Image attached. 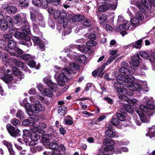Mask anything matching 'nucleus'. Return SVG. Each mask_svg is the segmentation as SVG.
<instances>
[{"instance_id":"f257e3e1","label":"nucleus","mask_w":155,"mask_h":155,"mask_svg":"<svg viewBox=\"0 0 155 155\" xmlns=\"http://www.w3.org/2000/svg\"><path fill=\"white\" fill-rule=\"evenodd\" d=\"M147 107L144 105H140L139 107H137L135 110L139 115L140 120L141 122L147 123L149 122V117L151 113L150 110H153L155 108V106L153 104H150L148 103Z\"/></svg>"},{"instance_id":"f03ea898","label":"nucleus","mask_w":155,"mask_h":155,"mask_svg":"<svg viewBox=\"0 0 155 155\" xmlns=\"http://www.w3.org/2000/svg\"><path fill=\"white\" fill-rule=\"evenodd\" d=\"M44 83L50 88L51 89L48 88H45L43 87L41 84H39L38 86V88L41 93L43 95L51 97L53 95L52 91V90L53 91H56L58 89L57 84L53 82L49 77H46L43 79Z\"/></svg>"},{"instance_id":"7ed1b4c3","label":"nucleus","mask_w":155,"mask_h":155,"mask_svg":"<svg viewBox=\"0 0 155 155\" xmlns=\"http://www.w3.org/2000/svg\"><path fill=\"white\" fill-rule=\"evenodd\" d=\"M121 75H119L117 77V79L123 80L124 82V86L129 87V89L132 91H139L142 89L141 85L138 83L133 84L135 80L134 78L131 74H129L126 77L122 78Z\"/></svg>"},{"instance_id":"20e7f679","label":"nucleus","mask_w":155,"mask_h":155,"mask_svg":"<svg viewBox=\"0 0 155 155\" xmlns=\"http://www.w3.org/2000/svg\"><path fill=\"white\" fill-rule=\"evenodd\" d=\"M42 142L47 148H49L52 150H56L58 147L57 143V140L53 135L46 134L42 138Z\"/></svg>"},{"instance_id":"39448f33","label":"nucleus","mask_w":155,"mask_h":155,"mask_svg":"<svg viewBox=\"0 0 155 155\" xmlns=\"http://www.w3.org/2000/svg\"><path fill=\"white\" fill-rule=\"evenodd\" d=\"M54 18L55 19H58L59 17L60 18L58 20V21L59 24H63L64 28L66 27L68 22V19L67 18V13L66 12L63 11L57 10L54 12Z\"/></svg>"},{"instance_id":"423d86ee","label":"nucleus","mask_w":155,"mask_h":155,"mask_svg":"<svg viewBox=\"0 0 155 155\" xmlns=\"http://www.w3.org/2000/svg\"><path fill=\"white\" fill-rule=\"evenodd\" d=\"M73 74L72 72L69 73L67 69H62L61 73L58 76L57 79L58 84L61 86H63L64 85L65 82L67 81V79L72 77L71 74Z\"/></svg>"},{"instance_id":"0eeeda50","label":"nucleus","mask_w":155,"mask_h":155,"mask_svg":"<svg viewBox=\"0 0 155 155\" xmlns=\"http://www.w3.org/2000/svg\"><path fill=\"white\" fill-rule=\"evenodd\" d=\"M30 100L33 103L31 105V108L29 112L37 113L45 110V107L44 105L41 104L39 101L36 100L34 97H30Z\"/></svg>"},{"instance_id":"6e6552de","label":"nucleus","mask_w":155,"mask_h":155,"mask_svg":"<svg viewBox=\"0 0 155 155\" xmlns=\"http://www.w3.org/2000/svg\"><path fill=\"white\" fill-rule=\"evenodd\" d=\"M116 77V79L117 81H121V82H117L115 83L114 84V88L117 90V92L120 94V93H122L125 94H127L129 96H131L133 95V93L132 92H128L127 89L123 87V86L124 85V82L123 80H120V79H117Z\"/></svg>"},{"instance_id":"1a4fd4ad","label":"nucleus","mask_w":155,"mask_h":155,"mask_svg":"<svg viewBox=\"0 0 155 155\" xmlns=\"http://www.w3.org/2000/svg\"><path fill=\"white\" fill-rule=\"evenodd\" d=\"M139 0H131L133 4L135 5L141 12H144L151 7L150 5L148 4V0H140L141 3L139 2Z\"/></svg>"},{"instance_id":"9d476101","label":"nucleus","mask_w":155,"mask_h":155,"mask_svg":"<svg viewBox=\"0 0 155 155\" xmlns=\"http://www.w3.org/2000/svg\"><path fill=\"white\" fill-rule=\"evenodd\" d=\"M104 143L106 147L104 150L102 151L104 155H110L112 153L110 152L113 149V146L115 144L114 141L112 139L109 138H106L104 141Z\"/></svg>"},{"instance_id":"9b49d317","label":"nucleus","mask_w":155,"mask_h":155,"mask_svg":"<svg viewBox=\"0 0 155 155\" xmlns=\"http://www.w3.org/2000/svg\"><path fill=\"white\" fill-rule=\"evenodd\" d=\"M117 3V0H110V2L99 6L98 10L100 12H104L108 9L114 10L116 8Z\"/></svg>"},{"instance_id":"f8f14e48","label":"nucleus","mask_w":155,"mask_h":155,"mask_svg":"<svg viewBox=\"0 0 155 155\" xmlns=\"http://www.w3.org/2000/svg\"><path fill=\"white\" fill-rule=\"evenodd\" d=\"M31 19L32 22H36L41 26L45 27V23L43 19L42 15L41 13L36 12L35 14L33 12H31Z\"/></svg>"},{"instance_id":"ddd939ff","label":"nucleus","mask_w":155,"mask_h":155,"mask_svg":"<svg viewBox=\"0 0 155 155\" xmlns=\"http://www.w3.org/2000/svg\"><path fill=\"white\" fill-rule=\"evenodd\" d=\"M128 64L125 62H122L121 63V68L119 70V72L120 74L117 75V76L119 75H121L122 78H124L126 76H127L130 73H131L130 72L128 69Z\"/></svg>"},{"instance_id":"4468645a","label":"nucleus","mask_w":155,"mask_h":155,"mask_svg":"<svg viewBox=\"0 0 155 155\" xmlns=\"http://www.w3.org/2000/svg\"><path fill=\"white\" fill-rule=\"evenodd\" d=\"M6 127L8 132L12 136L16 137L20 135V131L18 129L15 130L13 126L10 125H7Z\"/></svg>"},{"instance_id":"2eb2a0df","label":"nucleus","mask_w":155,"mask_h":155,"mask_svg":"<svg viewBox=\"0 0 155 155\" xmlns=\"http://www.w3.org/2000/svg\"><path fill=\"white\" fill-rule=\"evenodd\" d=\"M32 131L31 133L30 138L31 140H33L37 141L39 138V136L37 134V132L39 131L38 127L36 126H34L31 128Z\"/></svg>"},{"instance_id":"dca6fc26","label":"nucleus","mask_w":155,"mask_h":155,"mask_svg":"<svg viewBox=\"0 0 155 155\" xmlns=\"http://www.w3.org/2000/svg\"><path fill=\"white\" fill-rule=\"evenodd\" d=\"M3 9L6 10L9 14H14L15 13L17 10L16 7L13 6H9L7 4H4L2 5Z\"/></svg>"},{"instance_id":"f3484780","label":"nucleus","mask_w":155,"mask_h":155,"mask_svg":"<svg viewBox=\"0 0 155 155\" xmlns=\"http://www.w3.org/2000/svg\"><path fill=\"white\" fill-rule=\"evenodd\" d=\"M140 59L138 54H135L132 58L131 64L135 67H138L140 64Z\"/></svg>"},{"instance_id":"a211bd4d","label":"nucleus","mask_w":155,"mask_h":155,"mask_svg":"<svg viewBox=\"0 0 155 155\" xmlns=\"http://www.w3.org/2000/svg\"><path fill=\"white\" fill-rule=\"evenodd\" d=\"M79 68V66L78 64L74 63H71L69 64V70H67L69 71V73L72 72L73 73L72 74H71V75L72 77L75 74L74 71L78 69Z\"/></svg>"},{"instance_id":"6ab92c4d","label":"nucleus","mask_w":155,"mask_h":155,"mask_svg":"<svg viewBox=\"0 0 155 155\" xmlns=\"http://www.w3.org/2000/svg\"><path fill=\"white\" fill-rule=\"evenodd\" d=\"M130 26V22L128 21H125L123 24L119 25L118 29L120 30H122L123 29L127 30L129 28Z\"/></svg>"},{"instance_id":"aec40b11","label":"nucleus","mask_w":155,"mask_h":155,"mask_svg":"<svg viewBox=\"0 0 155 155\" xmlns=\"http://www.w3.org/2000/svg\"><path fill=\"white\" fill-rule=\"evenodd\" d=\"M34 121L33 119L30 118V119H26L24 120L22 122V124L25 126H32L34 125L35 126L34 124Z\"/></svg>"},{"instance_id":"412c9836","label":"nucleus","mask_w":155,"mask_h":155,"mask_svg":"<svg viewBox=\"0 0 155 155\" xmlns=\"http://www.w3.org/2000/svg\"><path fill=\"white\" fill-rule=\"evenodd\" d=\"M105 134L107 136L113 138L114 137H119L118 135L116 134L110 128L108 129L105 131Z\"/></svg>"},{"instance_id":"4be33fe9","label":"nucleus","mask_w":155,"mask_h":155,"mask_svg":"<svg viewBox=\"0 0 155 155\" xmlns=\"http://www.w3.org/2000/svg\"><path fill=\"white\" fill-rule=\"evenodd\" d=\"M142 41L140 39L138 40L136 43H132L129 45V46L133 48H136L139 49L141 47V44Z\"/></svg>"},{"instance_id":"5701e85b","label":"nucleus","mask_w":155,"mask_h":155,"mask_svg":"<svg viewBox=\"0 0 155 155\" xmlns=\"http://www.w3.org/2000/svg\"><path fill=\"white\" fill-rule=\"evenodd\" d=\"M58 113L60 116H63L67 111L66 108L64 105H60L58 108Z\"/></svg>"},{"instance_id":"b1692460","label":"nucleus","mask_w":155,"mask_h":155,"mask_svg":"<svg viewBox=\"0 0 155 155\" xmlns=\"http://www.w3.org/2000/svg\"><path fill=\"white\" fill-rule=\"evenodd\" d=\"M27 102V98H25L20 103V104L21 106L25 105V108L27 111L28 112H29L31 108V106H30L29 104Z\"/></svg>"},{"instance_id":"393cba45","label":"nucleus","mask_w":155,"mask_h":155,"mask_svg":"<svg viewBox=\"0 0 155 155\" xmlns=\"http://www.w3.org/2000/svg\"><path fill=\"white\" fill-rule=\"evenodd\" d=\"M32 2L33 5L36 6H41L43 5L45 7H47L48 6L47 3L44 5L43 2L41 1V0H32Z\"/></svg>"},{"instance_id":"a878e982","label":"nucleus","mask_w":155,"mask_h":155,"mask_svg":"<svg viewBox=\"0 0 155 155\" xmlns=\"http://www.w3.org/2000/svg\"><path fill=\"white\" fill-rule=\"evenodd\" d=\"M12 71L13 73L15 75H19L20 76L21 78H24V74L23 73L21 72L20 71L15 67H14L12 68Z\"/></svg>"},{"instance_id":"bb28decb","label":"nucleus","mask_w":155,"mask_h":155,"mask_svg":"<svg viewBox=\"0 0 155 155\" xmlns=\"http://www.w3.org/2000/svg\"><path fill=\"white\" fill-rule=\"evenodd\" d=\"M9 24L6 21H4L3 22H0V27L1 30L2 31H5L8 28Z\"/></svg>"},{"instance_id":"cd10ccee","label":"nucleus","mask_w":155,"mask_h":155,"mask_svg":"<svg viewBox=\"0 0 155 155\" xmlns=\"http://www.w3.org/2000/svg\"><path fill=\"white\" fill-rule=\"evenodd\" d=\"M124 107L126 111L129 113H132L134 110L133 107L128 104H124Z\"/></svg>"},{"instance_id":"c85d7f7f","label":"nucleus","mask_w":155,"mask_h":155,"mask_svg":"<svg viewBox=\"0 0 155 155\" xmlns=\"http://www.w3.org/2000/svg\"><path fill=\"white\" fill-rule=\"evenodd\" d=\"M87 60L86 56L84 54H81L79 55L78 58V61L81 63L85 64Z\"/></svg>"},{"instance_id":"c756f323","label":"nucleus","mask_w":155,"mask_h":155,"mask_svg":"<svg viewBox=\"0 0 155 155\" xmlns=\"http://www.w3.org/2000/svg\"><path fill=\"white\" fill-rule=\"evenodd\" d=\"M9 24L8 28H12L13 26V22L12 21L11 18L9 16L7 15L6 17V20H5Z\"/></svg>"},{"instance_id":"7c9ffc66","label":"nucleus","mask_w":155,"mask_h":155,"mask_svg":"<svg viewBox=\"0 0 155 155\" xmlns=\"http://www.w3.org/2000/svg\"><path fill=\"white\" fill-rule=\"evenodd\" d=\"M111 123L114 126H117L119 123V120L116 117V115L113 116Z\"/></svg>"},{"instance_id":"2f4dec72","label":"nucleus","mask_w":155,"mask_h":155,"mask_svg":"<svg viewBox=\"0 0 155 155\" xmlns=\"http://www.w3.org/2000/svg\"><path fill=\"white\" fill-rule=\"evenodd\" d=\"M83 18H84V17L83 15H77L73 16L72 19L73 21L78 22L81 20Z\"/></svg>"},{"instance_id":"473e14b6","label":"nucleus","mask_w":155,"mask_h":155,"mask_svg":"<svg viewBox=\"0 0 155 155\" xmlns=\"http://www.w3.org/2000/svg\"><path fill=\"white\" fill-rule=\"evenodd\" d=\"M105 66H102L101 68H99L97 69V75L100 77H102L104 74V72L103 71L105 69Z\"/></svg>"},{"instance_id":"72a5a7b5","label":"nucleus","mask_w":155,"mask_h":155,"mask_svg":"<svg viewBox=\"0 0 155 155\" xmlns=\"http://www.w3.org/2000/svg\"><path fill=\"white\" fill-rule=\"evenodd\" d=\"M81 23V24L86 26H89L91 25V23L89 20L87 18L82 19Z\"/></svg>"},{"instance_id":"f704fd0d","label":"nucleus","mask_w":155,"mask_h":155,"mask_svg":"<svg viewBox=\"0 0 155 155\" xmlns=\"http://www.w3.org/2000/svg\"><path fill=\"white\" fill-rule=\"evenodd\" d=\"M132 25L133 26L135 27L137 26L139 24V20L136 17H133L130 20Z\"/></svg>"},{"instance_id":"c9c22d12","label":"nucleus","mask_w":155,"mask_h":155,"mask_svg":"<svg viewBox=\"0 0 155 155\" xmlns=\"http://www.w3.org/2000/svg\"><path fill=\"white\" fill-rule=\"evenodd\" d=\"M128 151V149L127 147H122L120 149H117L115 152L117 154L121 153L122 152H127Z\"/></svg>"},{"instance_id":"e433bc0d","label":"nucleus","mask_w":155,"mask_h":155,"mask_svg":"<svg viewBox=\"0 0 155 155\" xmlns=\"http://www.w3.org/2000/svg\"><path fill=\"white\" fill-rule=\"evenodd\" d=\"M127 102L129 104H131L134 106H136L137 105L138 101L136 99L131 98L128 99L127 100Z\"/></svg>"},{"instance_id":"4c0bfd02","label":"nucleus","mask_w":155,"mask_h":155,"mask_svg":"<svg viewBox=\"0 0 155 155\" xmlns=\"http://www.w3.org/2000/svg\"><path fill=\"white\" fill-rule=\"evenodd\" d=\"M19 5L23 7H27L28 5V2L26 0H20L19 1Z\"/></svg>"},{"instance_id":"58836bf2","label":"nucleus","mask_w":155,"mask_h":155,"mask_svg":"<svg viewBox=\"0 0 155 155\" xmlns=\"http://www.w3.org/2000/svg\"><path fill=\"white\" fill-rule=\"evenodd\" d=\"M147 136H149L150 138L155 136V131L153 128L149 129L147 134H146Z\"/></svg>"},{"instance_id":"ea45409f","label":"nucleus","mask_w":155,"mask_h":155,"mask_svg":"<svg viewBox=\"0 0 155 155\" xmlns=\"http://www.w3.org/2000/svg\"><path fill=\"white\" fill-rule=\"evenodd\" d=\"M8 45L9 48L13 49L16 47V44L14 41L10 40L8 42Z\"/></svg>"},{"instance_id":"a19ab883","label":"nucleus","mask_w":155,"mask_h":155,"mask_svg":"<svg viewBox=\"0 0 155 155\" xmlns=\"http://www.w3.org/2000/svg\"><path fill=\"white\" fill-rule=\"evenodd\" d=\"M22 31L25 33L30 34L31 31L29 28V25L24 26L23 28L22 29Z\"/></svg>"},{"instance_id":"79ce46f5","label":"nucleus","mask_w":155,"mask_h":155,"mask_svg":"<svg viewBox=\"0 0 155 155\" xmlns=\"http://www.w3.org/2000/svg\"><path fill=\"white\" fill-rule=\"evenodd\" d=\"M21 18L19 14H17L16 15L14 16L13 18V20L14 22L15 23H19L21 21Z\"/></svg>"},{"instance_id":"37998d69","label":"nucleus","mask_w":155,"mask_h":155,"mask_svg":"<svg viewBox=\"0 0 155 155\" xmlns=\"http://www.w3.org/2000/svg\"><path fill=\"white\" fill-rule=\"evenodd\" d=\"M5 76L4 81L6 83H8L9 81H11L13 79V77L11 75H6L5 74Z\"/></svg>"},{"instance_id":"c03bdc74","label":"nucleus","mask_w":155,"mask_h":155,"mask_svg":"<svg viewBox=\"0 0 155 155\" xmlns=\"http://www.w3.org/2000/svg\"><path fill=\"white\" fill-rule=\"evenodd\" d=\"M16 117H17L20 118L21 120L23 119L24 117V114L21 110H18L16 114Z\"/></svg>"},{"instance_id":"a18cd8bd","label":"nucleus","mask_w":155,"mask_h":155,"mask_svg":"<svg viewBox=\"0 0 155 155\" xmlns=\"http://www.w3.org/2000/svg\"><path fill=\"white\" fill-rule=\"evenodd\" d=\"M140 56L143 58L146 59L148 58L149 57V54L143 51H141L139 53Z\"/></svg>"},{"instance_id":"49530a36","label":"nucleus","mask_w":155,"mask_h":155,"mask_svg":"<svg viewBox=\"0 0 155 155\" xmlns=\"http://www.w3.org/2000/svg\"><path fill=\"white\" fill-rule=\"evenodd\" d=\"M97 44V43L95 41L91 40L87 42V45L88 47H93L95 46Z\"/></svg>"},{"instance_id":"de8ad7c7","label":"nucleus","mask_w":155,"mask_h":155,"mask_svg":"<svg viewBox=\"0 0 155 155\" xmlns=\"http://www.w3.org/2000/svg\"><path fill=\"white\" fill-rule=\"evenodd\" d=\"M119 55H117V56H110L109 59L107 61L106 63V65H108L113 61L117 57L119 56Z\"/></svg>"},{"instance_id":"09e8293b","label":"nucleus","mask_w":155,"mask_h":155,"mask_svg":"<svg viewBox=\"0 0 155 155\" xmlns=\"http://www.w3.org/2000/svg\"><path fill=\"white\" fill-rule=\"evenodd\" d=\"M20 57L23 59L28 61L31 58V56L29 54H25L21 55Z\"/></svg>"},{"instance_id":"8fccbe9b","label":"nucleus","mask_w":155,"mask_h":155,"mask_svg":"<svg viewBox=\"0 0 155 155\" xmlns=\"http://www.w3.org/2000/svg\"><path fill=\"white\" fill-rule=\"evenodd\" d=\"M6 43L5 41H1V44L0 45V48L5 50L8 51V48L6 47Z\"/></svg>"},{"instance_id":"3c124183","label":"nucleus","mask_w":155,"mask_h":155,"mask_svg":"<svg viewBox=\"0 0 155 155\" xmlns=\"http://www.w3.org/2000/svg\"><path fill=\"white\" fill-rule=\"evenodd\" d=\"M14 36L16 38L20 39L23 38V34L20 32L17 31L15 32Z\"/></svg>"},{"instance_id":"603ef678","label":"nucleus","mask_w":155,"mask_h":155,"mask_svg":"<svg viewBox=\"0 0 155 155\" xmlns=\"http://www.w3.org/2000/svg\"><path fill=\"white\" fill-rule=\"evenodd\" d=\"M32 39L35 45H39L41 42L40 40L38 37L34 36L32 37Z\"/></svg>"},{"instance_id":"864d4df0","label":"nucleus","mask_w":155,"mask_h":155,"mask_svg":"<svg viewBox=\"0 0 155 155\" xmlns=\"http://www.w3.org/2000/svg\"><path fill=\"white\" fill-rule=\"evenodd\" d=\"M116 117L118 118V120L121 121H124L125 119L124 116L120 113H117L116 115Z\"/></svg>"},{"instance_id":"5fc2aeb1","label":"nucleus","mask_w":155,"mask_h":155,"mask_svg":"<svg viewBox=\"0 0 155 155\" xmlns=\"http://www.w3.org/2000/svg\"><path fill=\"white\" fill-rule=\"evenodd\" d=\"M143 100L145 101H146L147 102L146 104V106H145L146 107L147 106V104L148 103H149V104H152L154 105V104L153 103V101L152 98H150V99L148 97H144V98L143 99Z\"/></svg>"},{"instance_id":"6e6d98bb","label":"nucleus","mask_w":155,"mask_h":155,"mask_svg":"<svg viewBox=\"0 0 155 155\" xmlns=\"http://www.w3.org/2000/svg\"><path fill=\"white\" fill-rule=\"evenodd\" d=\"M64 122L66 124L69 125H71L73 123L72 118L70 116L69 119L65 120Z\"/></svg>"},{"instance_id":"4d7b16f0","label":"nucleus","mask_w":155,"mask_h":155,"mask_svg":"<svg viewBox=\"0 0 155 155\" xmlns=\"http://www.w3.org/2000/svg\"><path fill=\"white\" fill-rule=\"evenodd\" d=\"M153 52L150 53L149 55V57L148 58L149 60L152 62H154L155 61V57L154 55H153Z\"/></svg>"},{"instance_id":"13d9d810","label":"nucleus","mask_w":155,"mask_h":155,"mask_svg":"<svg viewBox=\"0 0 155 155\" xmlns=\"http://www.w3.org/2000/svg\"><path fill=\"white\" fill-rule=\"evenodd\" d=\"M129 143V141L128 140L122 141H117V144L118 145H127V144Z\"/></svg>"},{"instance_id":"bf43d9fd","label":"nucleus","mask_w":155,"mask_h":155,"mask_svg":"<svg viewBox=\"0 0 155 155\" xmlns=\"http://www.w3.org/2000/svg\"><path fill=\"white\" fill-rule=\"evenodd\" d=\"M107 17L105 14H102L99 17V19L102 23L105 22L107 19Z\"/></svg>"},{"instance_id":"052dcab7","label":"nucleus","mask_w":155,"mask_h":155,"mask_svg":"<svg viewBox=\"0 0 155 155\" xmlns=\"http://www.w3.org/2000/svg\"><path fill=\"white\" fill-rule=\"evenodd\" d=\"M3 144L6 146L8 150L12 148V145L11 143L6 140H4L2 142Z\"/></svg>"},{"instance_id":"680f3d73","label":"nucleus","mask_w":155,"mask_h":155,"mask_svg":"<svg viewBox=\"0 0 155 155\" xmlns=\"http://www.w3.org/2000/svg\"><path fill=\"white\" fill-rule=\"evenodd\" d=\"M21 23L23 26L29 25V23L26 19V18H23L21 19Z\"/></svg>"},{"instance_id":"e2e57ef3","label":"nucleus","mask_w":155,"mask_h":155,"mask_svg":"<svg viewBox=\"0 0 155 155\" xmlns=\"http://www.w3.org/2000/svg\"><path fill=\"white\" fill-rule=\"evenodd\" d=\"M16 64L18 67L22 68H25V64H23L22 62L19 61H17L16 62Z\"/></svg>"},{"instance_id":"0e129e2a","label":"nucleus","mask_w":155,"mask_h":155,"mask_svg":"<svg viewBox=\"0 0 155 155\" xmlns=\"http://www.w3.org/2000/svg\"><path fill=\"white\" fill-rule=\"evenodd\" d=\"M136 16L137 18L140 20H142L144 19V16L141 12L137 13Z\"/></svg>"},{"instance_id":"69168bd1","label":"nucleus","mask_w":155,"mask_h":155,"mask_svg":"<svg viewBox=\"0 0 155 155\" xmlns=\"http://www.w3.org/2000/svg\"><path fill=\"white\" fill-rule=\"evenodd\" d=\"M36 62L34 61H31L28 63V65L31 68H34L36 65Z\"/></svg>"},{"instance_id":"338daca9","label":"nucleus","mask_w":155,"mask_h":155,"mask_svg":"<svg viewBox=\"0 0 155 155\" xmlns=\"http://www.w3.org/2000/svg\"><path fill=\"white\" fill-rule=\"evenodd\" d=\"M3 37L6 40H9L12 38V36L11 34H5L3 35Z\"/></svg>"},{"instance_id":"774afa93","label":"nucleus","mask_w":155,"mask_h":155,"mask_svg":"<svg viewBox=\"0 0 155 155\" xmlns=\"http://www.w3.org/2000/svg\"><path fill=\"white\" fill-rule=\"evenodd\" d=\"M119 98L120 99L124 101H126L127 102L128 98L126 96L123 95H120L119 96Z\"/></svg>"}]
</instances>
